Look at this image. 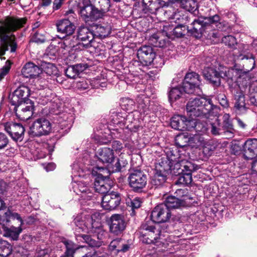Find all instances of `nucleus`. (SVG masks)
I'll return each instance as SVG.
<instances>
[{
  "mask_svg": "<svg viewBox=\"0 0 257 257\" xmlns=\"http://www.w3.org/2000/svg\"><path fill=\"white\" fill-rule=\"evenodd\" d=\"M91 255L92 257H105L106 253L102 251V249L100 248L97 250H94L93 252H91Z\"/></svg>",
  "mask_w": 257,
  "mask_h": 257,
  "instance_id": "680f3d73",
  "label": "nucleus"
},
{
  "mask_svg": "<svg viewBox=\"0 0 257 257\" xmlns=\"http://www.w3.org/2000/svg\"><path fill=\"white\" fill-rule=\"evenodd\" d=\"M168 209L169 208H178L181 207H184L188 205L187 199L179 198L175 196H168L165 200V203Z\"/></svg>",
  "mask_w": 257,
  "mask_h": 257,
  "instance_id": "c756f323",
  "label": "nucleus"
},
{
  "mask_svg": "<svg viewBox=\"0 0 257 257\" xmlns=\"http://www.w3.org/2000/svg\"><path fill=\"white\" fill-rule=\"evenodd\" d=\"M55 167H56V166L54 163H49L46 166V167H45V169L47 171H51L54 170V169L55 168Z\"/></svg>",
  "mask_w": 257,
  "mask_h": 257,
  "instance_id": "774afa93",
  "label": "nucleus"
},
{
  "mask_svg": "<svg viewBox=\"0 0 257 257\" xmlns=\"http://www.w3.org/2000/svg\"><path fill=\"white\" fill-rule=\"evenodd\" d=\"M222 41L225 45L229 47H233L237 44L235 38L231 35L224 36L222 38Z\"/></svg>",
  "mask_w": 257,
  "mask_h": 257,
  "instance_id": "de8ad7c7",
  "label": "nucleus"
},
{
  "mask_svg": "<svg viewBox=\"0 0 257 257\" xmlns=\"http://www.w3.org/2000/svg\"><path fill=\"white\" fill-rule=\"evenodd\" d=\"M9 143L7 136L3 133H0V150L5 148Z\"/></svg>",
  "mask_w": 257,
  "mask_h": 257,
  "instance_id": "13d9d810",
  "label": "nucleus"
},
{
  "mask_svg": "<svg viewBox=\"0 0 257 257\" xmlns=\"http://www.w3.org/2000/svg\"><path fill=\"white\" fill-rule=\"evenodd\" d=\"M29 95V89L28 87L25 86L19 87L10 96L12 105H18L25 102H32L29 100H26Z\"/></svg>",
  "mask_w": 257,
  "mask_h": 257,
  "instance_id": "a211bd4d",
  "label": "nucleus"
},
{
  "mask_svg": "<svg viewBox=\"0 0 257 257\" xmlns=\"http://www.w3.org/2000/svg\"><path fill=\"white\" fill-rule=\"evenodd\" d=\"M196 120L194 119H187L184 116L177 115L171 118V126L177 130L185 131L190 130L192 128L196 127L198 124H196Z\"/></svg>",
  "mask_w": 257,
  "mask_h": 257,
  "instance_id": "1a4fd4ad",
  "label": "nucleus"
},
{
  "mask_svg": "<svg viewBox=\"0 0 257 257\" xmlns=\"http://www.w3.org/2000/svg\"><path fill=\"white\" fill-rule=\"evenodd\" d=\"M218 100L220 104L223 107H227L228 106V102L227 100L226 97L224 94H219L217 96Z\"/></svg>",
  "mask_w": 257,
  "mask_h": 257,
  "instance_id": "bf43d9fd",
  "label": "nucleus"
},
{
  "mask_svg": "<svg viewBox=\"0 0 257 257\" xmlns=\"http://www.w3.org/2000/svg\"><path fill=\"white\" fill-rule=\"evenodd\" d=\"M233 55L235 60H240L244 59H249L250 62L253 65L250 70L254 68L255 66L254 58L251 54L247 52V49L245 48V46H242L239 50H235Z\"/></svg>",
  "mask_w": 257,
  "mask_h": 257,
  "instance_id": "c85d7f7f",
  "label": "nucleus"
},
{
  "mask_svg": "<svg viewBox=\"0 0 257 257\" xmlns=\"http://www.w3.org/2000/svg\"><path fill=\"white\" fill-rule=\"evenodd\" d=\"M57 31L64 35L63 37L72 35L75 30V25L68 19H63L59 21L56 24Z\"/></svg>",
  "mask_w": 257,
  "mask_h": 257,
  "instance_id": "5701e85b",
  "label": "nucleus"
},
{
  "mask_svg": "<svg viewBox=\"0 0 257 257\" xmlns=\"http://www.w3.org/2000/svg\"><path fill=\"white\" fill-rule=\"evenodd\" d=\"M89 84H92V83L90 81L86 79H81L80 81H77L76 87L80 90L86 89L88 88Z\"/></svg>",
  "mask_w": 257,
  "mask_h": 257,
  "instance_id": "8fccbe9b",
  "label": "nucleus"
},
{
  "mask_svg": "<svg viewBox=\"0 0 257 257\" xmlns=\"http://www.w3.org/2000/svg\"><path fill=\"white\" fill-rule=\"evenodd\" d=\"M187 192V190L185 189H178L176 190L175 194L176 195V197H178L179 198L184 199V198L187 199V201L188 200H190L191 198L190 197H189L186 194H185V193Z\"/></svg>",
  "mask_w": 257,
  "mask_h": 257,
  "instance_id": "4d7b16f0",
  "label": "nucleus"
},
{
  "mask_svg": "<svg viewBox=\"0 0 257 257\" xmlns=\"http://www.w3.org/2000/svg\"><path fill=\"white\" fill-rule=\"evenodd\" d=\"M171 162H169L168 158L162 157L157 161L155 164V170L168 174L172 170Z\"/></svg>",
  "mask_w": 257,
  "mask_h": 257,
  "instance_id": "72a5a7b5",
  "label": "nucleus"
},
{
  "mask_svg": "<svg viewBox=\"0 0 257 257\" xmlns=\"http://www.w3.org/2000/svg\"><path fill=\"white\" fill-rule=\"evenodd\" d=\"M111 147L112 151H114L117 153H120L123 148V145L117 141H114L112 142Z\"/></svg>",
  "mask_w": 257,
  "mask_h": 257,
  "instance_id": "6e6d98bb",
  "label": "nucleus"
},
{
  "mask_svg": "<svg viewBox=\"0 0 257 257\" xmlns=\"http://www.w3.org/2000/svg\"><path fill=\"white\" fill-rule=\"evenodd\" d=\"M95 157L99 162L102 164H110L114 159L112 150L109 148H102L98 150Z\"/></svg>",
  "mask_w": 257,
  "mask_h": 257,
  "instance_id": "b1692460",
  "label": "nucleus"
},
{
  "mask_svg": "<svg viewBox=\"0 0 257 257\" xmlns=\"http://www.w3.org/2000/svg\"><path fill=\"white\" fill-rule=\"evenodd\" d=\"M41 73V69L33 63L29 62L25 64L22 70V73L27 78H34Z\"/></svg>",
  "mask_w": 257,
  "mask_h": 257,
  "instance_id": "cd10ccee",
  "label": "nucleus"
},
{
  "mask_svg": "<svg viewBox=\"0 0 257 257\" xmlns=\"http://www.w3.org/2000/svg\"><path fill=\"white\" fill-rule=\"evenodd\" d=\"M200 139L199 135H195L191 138L188 133H182L176 137L175 143L178 147L183 148L188 146L192 141H194V143H196V141H201Z\"/></svg>",
  "mask_w": 257,
  "mask_h": 257,
  "instance_id": "bb28decb",
  "label": "nucleus"
},
{
  "mask_svg": "<svg viewBox=\"0 0 257 257\" xmlns=\"http://www.w3.org/2000/svg\"><path fill=\"white\" fill-rule=\"evenodd\" d=\"M170 209L163 203L156 206L151 213L152 222L162 223L167 222L171 217Z\"/></svg>",
  "mask_w": 257,
  "mask_h": 257,
  "instance_id": "f8f14e48",
  "label": "nucleus"
},
{
  "mask_svg": "<svg viewBox=\"0 0 257 257\" xmlns=\"http://www.w3.org/2000/svg\"><path fill=\"white\" fill-rule=\"evenodd\" d=\"M12 251L10 244L7 241L0 242V256L7 257Z\"/></svg>",
  "mask_w": 257,
  "mask_h": 257,
  "instance_id": "c03bdc74",
  "label": "nucleus"
},
{
  "mask_svg": "<svg viewBox=\"0 0 257 257\" xmlns=\"http://www.w3.org/2000/svg\"><path fill=\"white\" fill-rule=\"evenodd\" d=\"M5 130L15 141H21L24 137L25 128L23 126L18 123L7 122L4 124Z\"/></svg>",
  "mask_w": 257,
  "mask_h": 257,
  "instance_id": "ddd939ff",
  "label": "nucleus"
},
{
  "mask_svg": "<svg viewBox=\"0 0 257 257\" xmlns=\"http://www.w3.org/2000/svg\"><path fill=\"white\" fill-rule=\"evenodd\" d=\"M68 114L67 113L62 114V116H60L61 118H62V120H60V122L62 123L63 121H67L69 124L72 122L73 118L72 116L70 115V118H69Z\"/></svg>",
  "mask_w": 257,
  "mask_h": 257,
  "instance_id": "e2e57ef3",
  "label": "nucleus"
},
{
  "mask_svg": "<svg viewBox=\"0 0 257 257\" xmlns=\"http://www.w3.org/2000/svg\"><path fill=\"white\" fill-rule=\"evenodd\" d=\"M110 31L111 27L109 25H97L94 30V37H96L103 39L110 34Z\"/></svg>",
  "mask_w": 257,
  "mask_h": 257,
  "instance_id": "f704fd0d",
  "label": "nucleus"
},
{
  "mask_svg": "<svg viewBox=\"0 0 257 257\" xmlns=\"http://www.w3.org/2000/svg\"><path fill=\"white\" fill-rule=\"evenodd\" d=\"M80 15L81 17L87 22L97 20L101 17L102 13L92 5L87 4L81 8Z\"/></svg>",
  "mask_w": 257,
  "mask_h": 257,
  "instance_id": "4468645a",
  "label": "nucleus"
},
{
  "mask_svg": "<svg viewBox=\"0 0 257 257\" xmlns=\"http://www.w3.org/2000/svg\"><path fill=\"white\" fill-rule=\"evenodd\" d=\"M225 122H224L223 124L221 125L217 119L214 122L211 124L210 132L213 135H220L223 133V130L226 129V126Z\"/></svg>",
  "mask_w": 257,
  "mask_h": 257,
  "instance_id": "a19ab883",
  "label": "nucleus"
},
{
  "mask_svg": "<svg viewBox=\"0 0 257 257\" xmlns=\"http://www.w3.org/2000/svg\"><path fill=\"white\" fill-rule=\"evenodd\" d=\"M168 175V174L154 170V174L151 180V184L156 187L162 186L166 182Z\"/></svg>",
  "mask_w": 257,
  "mask_h": 257,
  "instance_id": "e433bc0d",
  "label": "nucleus"
},
{
  "mask_svg": "<svg viewBox=\"0 0 257 257\" xmlns=\"http://www.w3.org/2000/svg\"><path fill=\"white\" fill-rule=\"evenodd\" d=\"M167 230L162 229L160 230L156 226L153 224L151 221L144 223L140 228L142 234V240L143 242L147 244H154L158 247H164L166 248L168 246V242L166 236L162 233L168 232Z\"/></svg>",
  "mask_w": 257,
  "mask_h": 257,
  "instance_id": "7ed1b4c3",
  "label": "nucleus"
},
{
  "mask_svg": "<svg viewBox=\"0 0 257 257\" xmlns=\"http://www.w3.org/2000/svg\"><path fill=\"white\" fill-rule=\"evenodd\" d=\"M183 94L181 88L180 87L172 88L169 92V99L170 102H174L178 99Z\"/></svg>",
  "mask_w": 257,
  "mask_h": 257,
  "instance_id": "37998d69",
  "label": "nucleus"
},
{
  "mask_svg": "<svg viewBox=\"0 0 257 257\" xmlns=\"http://www.w3.org/2000/svg\"><path fill=\"white\" fill-rule=\"evenodd\" d=\"M63 41V45L65 49H70L72 50H81L84 47L87 48L88 47V44H83L79 42L78 38L74 36H67L65 37Z\"/></svg>",
  "mask_w": 257,
  "mask_h": 257,
  "instance_id": "4be33fe9",
  "label": "nucleus"
},
{
  "mask_svg": "<svg viewBox=\"0 0 257 257\" xmlns=\"http://www.w3.org/2000/svg\"><path fill=\"white\" fill-rule=\"evenodd\" d=\"M15 106L16 114L20 119L25 121L33 115L34 105L32 102H25Z\"/></svg>",
  "mask_w": 257,
  "mask_h": 257,
  "instance_id": "2eb2a0df",
  "label": "nucleus"
},
{
  "mask_svg": "<svg viewBox=\"0 0 257 257\" xmlns=\"http://www.w3.org/2000/svg\"><path fill=\"white\" fill-rule=\"evenodd\" d=\"M22 229L20 227L18 228H11L8 233L10 236H11L13 239L16 240L19 237V235L21 232Z\"/></svg>",
  "mask_w": 257,
  "mask_h": 257,
  "instance_id": "864d4df0",
  "label": "nucleus"
},
{
  "mask_svg": "<svg viewBox=\"0 0 257 257\" xmlns=\"http://www.w3.org/2000/svg\"><path fill=\"white\" fill-rule=\"evenodd\" d=\"M127 164V162L125 161L121 160L118 159L115 164L114 171L115 172H118L120 171L122 167H124Z\"/></svg>",
  "mask_w": 257,
  "mask_h": 257,
  "instance_id": "052dcab7",
  "label": "nucleus"
},
{
  "mask_svg": "<svg viewBox=\"0 0 257 257\" xmlns=\"http://www.w3.org/2000/svg\"><path fill=\"white\" fill-rule=\"evenodd\" d=\"M233 70H228V74L225 73L219 72L215 69L211 67H206L204 69L203 75L206 80L214 86H218L221 83V78L226 76L228 78H232L229 75V73Z\"/></svg>",
  "mask_w": 257,
  "mask_h": 257,
  "instance_id": "9b49d317",
  "label": "nucleus"
},
{
  "mask_svg": "<svg viewBox=\"0 0 257 257\" xmlns=\"http://www.w3.org/2000/svg\"><path fill=\"white\" fill-rule=\"evenodd\" d=\"M51 131L52 125L50 121L45 118H40L30 125L28 133L32 137H39L49 135Z\"/></svg>",
  "mask_w": 257,
  "mask_h": 257,
  "instance_id": "423d86ee",
  "label": "nucleus"
},
{
  "mask_svg": "<svg viewBox=\"0 0 257 257\" xmlns=\"http://www.w3.org/2000/svg\"><path fill=\"white\" fill-rule=\"evenodd\" d=\"M216 106L214 105L210 98L196 97L190 99L186 105L187 114L192 119L193 117L206 116L212 113Z\"/></svg>",
  "mask_w": 257,
  "mask_h": 257,
  "instance_id": "20e7f679",
  "label": "nucleus"
},
{
  "mask_svg": "<svg viewBox=\"0 0 257 257\" xmlns=\"http://www.w3.org/2000/svg\"><path fill=\"white\" fill-rule=\"evenodd\" d=\"M26 18H19L8 16L0 20V58L5 60V57H2L10 48V52L16 51L18 45L15 35H10V33L15 32L24 27L26 23Z\"/></svg>",
  "mask_w": 257,
  "mask_h": 257,
  "instance_id": "f257e3e1",
  "label": "nucleus"
},
{
  "mask_svg": "<svg viewBox=\"0 0 257 257\" xmlns=\"http://www.w3.org/2000/svg\"><path fill=\"white\" fill-rule=\"evenodd\" d=\"M126 203L132 209H134L138 208L141 206V201L138 198H135L133 199L128 198L126 200Z\"/></svg>",
  "mask_w": 257,
  "mask_h": 257,
  "instance_id": "09e8293b",
  "label": "nucleus"
},
{
  "mask_svg": "<svg viewBox=\"0 0 257 257\" xmlns=\"http://www.w3.org/2000/svg\"><path fill=\"white\" fill-rule=\"evenodd\" d=\"M137 57L139 61L143 66H148L153 63L155 59H160L162 61L160 64H164L162 59L159 57H156V54L154 52L152 47L149 46H144L141 47L138 51Z\"/></svg>",
  "mask_w": 257,
  "mask_h": 257,
  "instance_id": "9d476101",
  "label": "nucleus"
},
{
  "mask_svg": "<svg viewBox=\"0 0 257 257\" xmlns=\"http://www.w3.org/2000/svg\"><path fill=\"white\" fill-rule=\"evenodd\" d=\"M243 155L246 159L249 160L257 155V139L247 140L244 145Z\"/></svg>",
  "mask_w": 257,
  "mask_h": 257,
  "instance_id": "a878e982",
  "label": "nucleus"
},
{
  "mask_svg": "<svg viewBox=\"0 0 257 257\" xmlns=\"http://www.w3.org/2000/svg\"><path fill=\"white\" fill-rule=\"evenodd\" d=\"M64 0H54L53 3V9L57 10L61 7L62 2Z\"/></svg>",
  "mask_w": 257,
  "mask_h": 257,
  "instance_id": "338daca9",
  "label": "nucleus"
},
{
  "mask_svg": "<svg viewBox=\"0 0 257 257\" xmlns=\"http://www.w3.org/2000/svg\"><path fill=\"white\" fill-rule=\"evenodd\" d=\"M186 162H191L187 160L181 159V157L177 159V161L173 163H171L172 170L173 171L174 174H181L184 172V164Z\"/></svg>",
  "mask_w": 257,
  "mask_h": 257,
  "instance_id": "58836bf2",
  "label": "nucleus"
},
{
  "mask_svg": "<svg viewBox=\"0 0 257 257\" xmlns=\"http://www.w3.org/2000/svg\"><path fill=\"white\" fill-rule=\"evenodd\" d=\"M66 246V251L65 254L60 257H74L73 254L76 252L79 254H81V251L79 250L80 247H78L76 244L71 241H65L64 242Z\"/></svg>",
  "mask_w": 257,
  "mask_h": 257,
  "instance_id": "4c0bfd02",
  "label": "nucleus"
},
{
  "mask_svg": "<svg viewBox=\"0 0 257 257\" xmlns=\"http://www.w3.org/2000/svg\"><path fill=\"white\" fill-rule=\"evenodd\" d=\"M166 153V155L163 157L168 158L169 162H171V163L176 162L177 159L181 157L180 156L177 149L173 150V149H169Z\"/></svg>",
  "mask_w": 257,
  "mask_h": 257,
  "instance_id": "a18cd8bd",
  "label": "nucleus"
},
{
  "mask_svg": "<svg viewBox=\"0 0 257 257\" xmlns=\"http://www.w3.org/2000/svg\"><path fill=\"white\" fill-rule=\"evenodd\" d=\"M88 67V65L87 64H78L70 66L65 70V74L68 77L74 79L80 73L86 70Z\"/></svg>",
  "mask_w": 257,
  "mask_h": 257,
  "instance_id": "2f4dec72",
  "label": "nucleus"
},
{
  "mask_svg": "<svg viewBox=\"0 0 257 257\" xmlns=\"http://www.w3.org/2000/svg\"><path fill=\"white\" fill-rule=\"evenodd\" d=\"M37 257H49L48 249H40L37 252Z\"/></svg>",
  "mask_w": 257,
  "mask_h": 257,
  "instance_id": "0e129e2a",
  "label": "nucleus"
},
{
  "mask_svg": "<svg viewBox=\"0 0 257 257\" xmlns=\"http://www.w3.org/2000/svg\"><path fill=\"white\" fill-rule=\"evenodd\" d=\"M226 126V129L223 130L222 135L226 139H231L234 137V130L233 128L232 125L228 122H225Z\"/></svg>",
  "mask_w": 257,
  "mask_h": 257,
  "instance_id": "49530a36",
  "label": "nucleus"
},
{
  "mask_svg": "<svg viewBox=\"0 0 257 257\" xmlns=\"http://www.w3.org/2000/svg\"><path fill=\"white\" fill-rule=\"evenodd\" d=\"M235 103L234 107L238 113H243L246 111L244 95L241 91H237L235 94Z\"/></svg>",
  "mask_w": 257,
  "mask_h": 257,
  "instance_id": "c9c22d12",
  "label": "nucleus"
},
{
  "mask_svg": "<svg viewBox=\"0 0 257 257\" xmlns=\"http://www.w3.org/2000/svg\"><path fill=\"white\" fill-rule=\"evenodd\" d=\"M198 169V166L192 162L185 163L184 166V170L185 171L181 174L182 175L179 178L180 183L186 185L190 184L192 180V172L197 170Z\"/></svg>",
  "mask_w": 257,
  "mask_h": 257,
  "instance_id": "6ab92c4d",
  "label": "nucleus"
},
{
  "mask_svg": "<svg viewBox=\"0 0 257 257\" xmlns=\"http://www.w3.org/2000/svg\"><path fill=\"white\" fill-rule=\"evenodd\" d=\"M125 227L123 217L119 214H114L110 218V230L116 235L120 234Z\"/></svg>",
  "mask_w": 257,
  "mask_h": 257,
  "instance_id": "aec40b11",
  "label": "nucleus"
},
{
  "mask_svg": "<svg viewBox=\"0 0 257 257\" xmlns=\"http://www.w3.org/2000/svg\"><path fill=\"white\" fill-rule=\"evenodd\" d=\"M143 4L145 13H154L160 7L174 3L173 0H143Z\"/></svg>",
  "mask_w": 257,
  "mask_h": 257,
  "instance_id": "dca6fc26",
  "label": "nucleus"
},
{
  "mask_svg": "<svg viewBox=\"0 0 257 257\" xmlns=\"http://www.w3.org/2000/svg\"><path fill=\"white\" fill-rule=\"evenodd\" d=\"M74 223L76 226V231L80 232V231L93 234V237L90 235L80 234L79 236L82 238L83 240L92 247H99L101 242L100 238L95 233L100 229L97 223L93 221L91 216L89 215L82 214L76 216L74 219Z\"/></svg>",
  "mask_w": 257,
  "mask_h": 257,
  "instance_id": "f03ea898",
  "label": "nucleus"
},
{
  "mask_svg": "<svg viewBox=\"0 0 257 257\" xmlns=\"http://www.w3.org/2000/svg\"><path fill=\"white\" fill-rule=\"evenodd\" d=\"M120 200V195L117 193L106 194L102 198L101 205L105 210H113L119 205Z\"/></svg>",
  "mask_w": 257,
  "mask_h": 257,
  "instance_id": "f3484780",
  "label": "nucleus"
},
{
  "mask_svg": "<svg viewBox=\"0 0 257 257\" xmlns=\"http://www.w3.org/2000/svg\"><path fill=\"white\" fill-rule=\"evenodd\" d=\"M77 38L79 41L86 42L89 46L94 38L93 33L87 27H80L77 31Z\"/></svg>",
  "mask_w": 257,
  "mask_h": 257,
  "instance_id": "7c9ffc66",
  "label": "nucleus"
},
{
  "mask_svg": "<svg viewBox=\"0 0 257 257\" xmlns=\"http://www.w3.org/2000/svg\"><path fill=\"white\" fill-rule=\"evenodd\" d=\"M121 239H114L111 241L109 245V249L110 251H116V253H118V249L120 248V245H121Z\"/></svg>",
  "mask_w": 257,
  "mask_h": 257,
  "instance_id": "3c124183",
  "label": "nucleus"
},
{
  "mask_svg": "<svg viewBox=\"0 0 257 257\" xmlns=\"http://www.w3.org/2000/svg\"><path fill=\"white\" fill-rule=\"evenodd\" d=\"M113 186V182L109 178L100 179L96 178L94 183V188L96 192L101 194H105L108 192Z\"/></svg>",
  "mask_w": 257,
  "mask_h": 257,
  "instance_id": "393cba45",
  "label": "nucleus"
},
{
  "mask_svg": "<svg viewBox=\"0 0 257 257\" xmlns=\"http://www.w3.org/2000/svg\"><path fill=\"white\" fill-rule=\"evenodd\" d=\"M219 20V16L217 15L194 20L191 26L188 27V31L195 37L200 38L204 33L211 30L213 28V25L216 26Z\"/></svg>",
  "mask_w": 257,
  "mask_h": 257,
  "instance_id": "39448f33",
  "label": "nucleus"
},
{
  "mask_svg": "<svg viewBox=\"0 0 257 257\" xmlns=\"http://www.w3.org/2000/svg\"><path fill=\"white\" fill-rule=\"evenodd\" d=\"M72 187L76 193L78 194L79 192L81 193V197L84 200H90L93 196V194L90 190V188L82 181L74 182Z\"/></svg>",
  "mask_w": 257,
  "mask_h": 257,
  "instance_id": "412c9836",
  "label": "nucleus"
},
{
  "mask_svg": "<svg viewBox=\"0 0 257 257\" xmlns=\"http://www.w3.org/2000/svg\"><path fill=\"white\" fill-rule=\"evenodd\" d=\"M17 219L20 222L22 223V219H21L20 215L17 213H12L9 210L5 211L4 209L1 210L0 211V224L3 226L8 224L9 222L10 219Z\"/></svg>",
  "mask_w": 257,
  "mask_h": 257,
  "instance_id": "473e14b6",
  "label": "nucleus"
},
{
  "mask_svg": "<svg viewBox=\"0 0 257 257\" xmlns=\"http://www.w3.org/2000/svg\"><path fill=\"white\" fill-rule=\"evenodd\" d=\"M130 248V245L128 244H124L121 242L120 248L118 249V252H125L127 251Z\"/></svg>",
  "mask_w": 257,
  "mask_h": 257,
  "instance_id": "69168bd1",
  "label": "nucleus"
},
{
  "mask_svg": "<svg viewBox=\"0 0 257 257\" xmlns=\"http://www.w3.org/2000/svg\"><path fill=\"white\" fill-rule=\"evenodd\" d=\"M134 102L133 100L128 98H123L121 99V105L126 110H131L134 105Z\"/></svg>",
  "mask_w": 257,
  "mask_h": 257,
  "instance_id": "603ef678",
  "label": "nucleus"
},
{
  "mask_svg": "<svg viewBox=\"0 0 257 257\" xmlns=\"http://www.w3.org/2000/svg\"><path fill=\"white\" fill-rule=\"evenodd\" d=\"M147 180L145 173L139 170L131 172L128 177L129 185L135 191H139L144 188L147 185Z\"/></svg>",
  "mask_w": 257,
  "mask_h": 257,
  "instance_id": "6e6552de",
  "label": "nucleus"
},
{
  "mask_svg": "<svg viewBox=\"0 0 257 257\" xmlns=\"http://www.w3.org/2000/svg\"><path fill=\"white\" fill-rule=\"evenodd\" d=\"M93 174H96L97 176L96 178H100V179L109 178V171L105 167L103 166H98L96 165L93 167L92 169Z\"/></svg>",
  "mask_w": 257,
  "mask_h": 257,
  "instance_id": "ea45409f",
  "label": "nucleus"
},
{
  "mask_svg": "<svg viewBox=\"0 0 257 257\" xmlns=\"http://www.w3.org/2000/svg\"><path fill=\"white\" fill-rule=\"evenodd\" d=\"M41 72L43 71L48 75H56L58 74L57 67L52 63H44L41 65Z\"/></svg>",
  "mask_w": 257,
  "mask_h": 257,
  "instance_id": "79ce46f5",
  "label": "nucleus"
},
{
  "mask_svg": "<svg viewBox=\"0 0 257 257\" xmlns=\"http://www.w3.org/2000/svg\"><path fill=\"white\" fill-rule=\"evenodd\" d=\"M12 63L10 60L6 61V66H4L0 72V81L4 79L5 76L9 73Z\"/></svg>",
  "mask_w": 257,
  "mask_h": 257,
  "instance_id": "5fc2aeb1",
  "label": "nucleus"
},
{
  "mask_svg": "<svg viewBox=\"0 0 257 257\" xmlns=\"http://www.w3.org/2000/svg\"><path fill=\"white\" fill-rule=\"evenodd\" d=\"M200 83V76L197 73H188L184 78L182 89L187 93L199 94L201 92L199 87Z\"/></svg>",
  "mask_w": 257,
  "mask_h": 257,
  "instance_id": "0eeeda50",
  "label": "nucleus"
}]
</instances>
